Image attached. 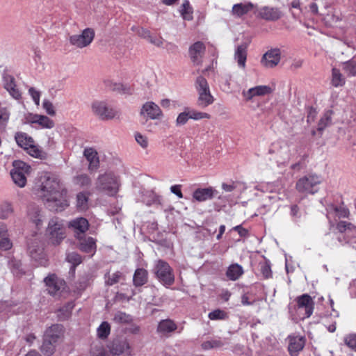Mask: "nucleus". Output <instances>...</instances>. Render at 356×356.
<instances>
[{
  "label": "nucleus",
  "instance_id": "obj_1",
  "mask_svg": "<svg viewBox=\"0 0 356 356\" xmlns=\"http://www.w3.org/2000/svg\"><path fill=\"white\" fill-rule=\"evenodd\" d=\"M35 191L37 195L51 211H62L69 206L67 191L55 177L44 176Z\"/></svg>",
  "mask_w": 356,
  "mask_h": 356
},
{
  "label": "nucleus",
  "instance_id": "obj_2",
  "mask_svg": "<svg viewBox=\"0 0 356 356\" xmlns=\"http://www.w3.org/2000/svg\"><path fill=\"white\" fill-rule=\"evenodd\" d=\"M66 237V228L63 220L58 217L49 219L44 232V238L48 244L59 245Z\"/></svg>",
  "mask_w": 356,
  "mask_h": 356
},
{
  "label": "nucleus",
  "instance_id": "obj_3",
  "mask_svg": "<svg viewBox=\"0 0 356 356\" xmlns=\"http://www.w3.org/2000/svg\"><path fill=\"white\" fill-rule=\"evenodd\" d=\"M120 186V178L113 172H106L98 176L95 188L110 196L115 195Z\"/></svg>",
  "mask_w": 356,
  "mask_h": 356
},
{
  "label": "nucleus",
  "instance_id": "obj_4",
  "mask_svg": "<svg viewBox=\"0 0 356 356\" xmlns=\"http://www.w3.org/2000/svg\"><path fill=\"white\" fill-rule=\"evenodd\" d=\"M153 273L158 280L165 286L168 287L175 282L172 268L166 261L159 259L154 266Z\"/></svg>",
  "mask_w": 356,
  "mask_h": 356
},
{
  "label": "nucleus",
  "instance_id": "obj_5",
  "mask_svg": "<svg viewBox=\"0 0 356 356\" xmlns=\"http://www.w3.org/2000/svg\"><path fill=\"white\" fill-rule=\"evenodd\" d=\"M322 177L316 174H309L300 178L296 183V189L300 193L314 194L318 191Z\"/></svg>",
  "mask_w": 356,
  "mask_h": 356
},
{
  "label": "nucleus",
  "instance_id": "obj_6",
  "mask_svg": "<svg viewBox=\"0 0 356 356\" xmlns=\"http://www.w3.org/2000/svg\"><path fill=\"white\" fill-rule=\"evenodd\" d=\"M195 84L198 92L197 105L201 108H206L212 104L214 102V97L210 92L206 79L203 76H198Z\"/></svg>",
  "mask_w": 356,
  "mask_h": 356
},
{
  "label": "nucleus",
  "instance_id": "obj_7",
  "mask_svg": "<svg viewBox=\"0 0 356 356\" xmlns=\"http://www.w3.org/2000/svg\"><path fill=\"white\" fill-rule=\"evenodd\" d=\"M13 166V168L10 171L13 181L19 187H24L26 184V177L31 171V166L22 161H15Z\"/></svg>",
  "mask_w": 356,
  "mask_h": 356
},
{
  "label": "nucleus",
  "instance_id": "obj_8",
  "mask_svg": "<svg viewBox=\"0 0 356 356\" xmlns=\"http://www.w3.org/2000/svg\"><path fill=\"white\" fill-rule=\"evenodd\" d=\"M336 229L343 234L337 238L341 245L350 244L353 241L356 243V225L350 222L339 220L336 224Z\"/></svg>",
  "mask_w": 356,
  "mask_h": 356
},
{
  "label": "nucleus",
  "instance_id": "obj_9",
  "mask_svg": "<svg viewBox=\"0 0 356 356\" xmlns=\"http://www.w3.org/2000/svg\"><path fill=\"white\" fill-rule=\"evenodd\" d=\"M95 36V32L92 28H86L79 33L70 35L68 41L72 46L78 49H83L90 45Z\"/></svg>",
  "mask_w": 356,
  "mask_h": 356
},
{
  "label": "nucleus",
  "instance_id": "obj_10",
  "mask_svg": "<svg viewBox=\"0 0 356 356\" xmlns=\"http://www.w3.org/2000/svg\"><path fill=\"white\" fill-rule=\"evenodd\" d=\"M297 303V312L302 318L310 317L314 312V301L312 298L307 294H302L296 298Z\"/></svg>",
  "mask_w": 356,
  "mask_h": 356
},
{
  "label": "nucleus",
  "instance_id": "obj_11",
  "mask_svg": "<svg viewBox=\"0 0 356 356\" xmlns=\"http://www.w3.org/2000/svg\"><path fill=\"white\" fill-rule=\"evenodd\" d=\"M108 348L112 356H131L132 353V348L126 338L115 339L108 345Z\"/></svg>",
  "mask_w": 356,
  "mask_h": 356
},
{
  "label": "nucleus",
  "instance_id": "obj_12",
  "mask_svg": "<svg viewBox=\"0 0 356 356\" xmlns=\"http://www.w3.org/2000/svg\"><path fill=\"white\" fill-rule=\"evenodd\" d=\"M91 108L92 113L102 120H111L117 114L116 111L105 102H94Z\"/></svg>",
  "mask_w": 356,
  "mask_h": 356
},
{
  "label": "nucleus",
  "instance_id": "obj_13",
  "mask_svg": "<svg viewBox=\"0 0 356 356\" xmlns=\"http://www.w3.org/2000/svg\"><path fill=\"white\" fill-rule=\"evenodd\" d=\"M326 211L330 227H334L338 219L348 218L350 215L349 210L344 206L330 204L327 207Z\"/></svg>",
  "mask_w": 356,
  "mask_h": 356
},
{
  "label": "nucleus",
  "instance_id": "obj_14",
  "mask_svg": "<svg viewBox=\"0 0 356 356\" xmlns=\"http://www.w3.org/2000/svg\"><path fill=\"white\" fill-rule=\"evenodd\" d=\"M273 89L269 86H257L242 92V96L246 102L252 101L256 97H264L273 92Z\"/></svg>",
  "mask_w": 356,
  "mask_h": 356
},
{
  "label": "nucleus",
  "instance_id": "obj_15",
  "mask_svg": "<svg viewBox=\"0 0 356 356\" xmlns=\"http://www.w3.org/2000/svg\"><path fill=\"white\" fill-rule=\"evenodd\" d=\"M288 350L291 356H298L305 345V338L300 335H289L287 337Z\"/></svg>",
  "mask_w": 356,
  "mask_h": 356
},
{
  "label": "nucleus",
  "instance_id": "obj_16",
  "mask_svg": "<svg viewBox=\"0 0 356 356\" xmlns=\"http://www.w3.org/2000/svg\"><path fill=\"white\" fill-rule=\"evenodd\" d=\"M281 58L279 49H272L266 51L261 60V65L266 68H273L278 65Z\"/></svg>",
  "mask_w": 356,
  "mask_h": 356
},
{
  "label": "nucleus",
  "instance_id": "obj_17",
  "mask_svg": "<svg viewBox=\"0 0 356 356\" xmlns=\"http://www.w3.org/2000/svg\"><path fill=\"white\" fill-rule=\"evenodd\" d=\"M44 282L49 293L52 296L57 295L64 288L65 284L63 280L58 278L55 274L49 275L44 279Z\"/></svg>",
  "mask_w": 356,
  "mask_h": 356
},
{
  "label": "nucleus",
  "instance_id": "obj_18",
  "mask_svg": "<svg viewBox=\"0 0 356 356\" xmlns=\"http://www.w3.org/2000/svg\"><path fill=\"white\" fill-rule=\"evenodd\" d=\"M29 252L31 257L38 263L39 265L46 266L48 264L47 259L42 247L38 242H33L29 245Z\"/></svg>",
  "mask_w": 356,
  "mask_h": 356
},
{
  "label": "nucleus",
  "instance_id": "obj_19",
  "mask_svg": "<svg viewBox=\"0 0 356 356\" xmlns=\"http://www.w3.org/2000/svg\"><path fill=\"white\" fill-rule=\"evenodd\" d=\"M140 115L147 118L155 120L162 116V111L157 104L152 102H148L143 105Z\"/></svg>",
  "mask_w": 356,
  "mask_h": 356
},
{
  "label": "nucleus",
  "instance_id": "obj_20",
  "mask_svg": "<svg viewBox=\"0 0 356 356\" xmlns=\"http://www.w3.org/2000/svg\"><path fill=\"white\" fill-rule=\"evenodd\" d=\"M69 227L73 229L77 238H81L82 234L88 229L89 223L85 218H76L69 222Z\"/></svg>",
  "mask_w": 356,
  "mask_h": 356
},
{
  "label": "nucleus",
  "instance_id": "obj_21",
  "mask_svg": "<svg viewBox=\"0 0 356 356\" xmlns=\"http://www.w3.org/2000/svg\"><path fill=\"white\" fill-rule=\"evenodd\" d=\"M204 51L205 46L202 42H195L189 48V56L195 65H200L201 63Z\"/></svg>",
  "mask_w": 356,
  "mask_h": 356
},
{
  "label": "nucleus",
  "instance_id": "obj_22",
  "mask_svg": "<svg viewBox=\"0 0 356 356\" xmlns=\"http://www.w3.org/2000/svg\"><path fill=\"white\" fill-rule=\"evenodd\" d=\"M83 156L88 161V170L96 171L99 167V159L97 152L92 147H87L83 151Z\"/></svg>",
  "mask_w": 356,
  "mask_h": 356
},
{
  "label": "nucleus",
  "instance_id": "obj_23",
  "mask_svg": "<svg viewBox=\"0 0 356 356\" xmlns=\"http://www.w3.org/2000/svg\"><path fill=\"white\" fill-rule=\"evenodd\" d=\"M218 191L213 187L210 186L204 188H197L193 193V198L197 202H204L211 200Z\"/></svg>",
  "mask_w": 356,
  "mask_h": 356
},
{
  "label": "nucleus",
  "instance_id": "obj_24",
  "mask_svg": "<svg viewBox=\"0 0 356 356\" xmlns=\"http://www.w3.org/2000/svg\"><path fill=\"white\" fill-rule=\"evenodd\" d=\"M28 217L29 220L33 223L37 228H40L42 226L44 215L37 206H31L28 211Z\"/></svg>",
  "mask_w": 356,
  "mask_h": 356
},
{
  "label": "nucleus",
  "instance_id": "obj_25",
  "mask_svg": "<svg viewBox=\"0 0 356 356\" xmlns=\"http://www.w3.org/2000/svg\"><path fill=\"white\" fill-rule=\"evenodd\" d=\"M259 15L268 21H275L282 17V12L277 8L264 6L259 10Z\"/></svg>",
  "mask_w": 356,
  "mask_h": 356
},
{
  "label": "nucleus",
  "instance_id": "obj_26",
  "mask_svg": "<svg viewBox=\"0 0 356 356\" xmlns=\"http://www.w3.org/2000/svg\"><path fill=\"white\" fill-rule=\"evenodd\" d=\"M248 44L243 43L236 47L234 52V60L236 61L238 67L245 69L246 67Z\"/></svg>",
  "mask_w": 356,
  "mask_h": 356
},
{
  "label": "nucleus",
  "instance_id": "obj_27",
  "mask_svg": "<svg viewBox=\"0 0 356 356\" xmlns=\"http://www.w3.org/2000/svg\"><path fill=\"white\" fill-rule=\"evenodd\" d=\"M177 328V324L171 319L161 320L157 326V332L162 336H169Z\"/></svg>",
  "mask_w": 356,
  "mask_h": 356
},
{
  "label": "nucleus",
  "instance_id": "obj_28",
  "mask_svg": "<svg viewBox=\"0 0 356 356\" xmlns=\"http://www.w3.org/2000/svg\"><path fill=\"white\" fill-rule=\"evenodd\" d=\"M228 343L229 341L226 338H212L209 340L204 341L201 344V347L204 350H209L211 349H220Z\"/></svg>",
  "mask_w": 356,
  "mask_h": 356
},
{
  "label": "nucleus",
  "instance_id": "obj_29",
  "mask_svg": "<svg viewBox=\"0 0 356 356\" xmlns=\"http://www.w3.org/2000/svg\"><path fill=\"white\" fill-rule=\"evenodd\" d=\"M62 334L63 327L60 325H53L46 330L44 339L56 343Z\"/></svg>",
  "mask_w": 356,
  "mask_h": 356
},
{
  "label": "nucleus",
  "instance_id": "obj_30",
  "mask_svg": "<svg viewBox=\"0 0 356 356\" xmlns=\"http://www.w3.org/2000/svg\"><path fill=\"white\" fill-rule=\"evenodd\" d=\"M15 139L17 144L24 149L30 147L34 143L33 139L24 132H17L15 135Z\"/></svg>",
  "mask_w": 356,
  "mask_h": 356
},
{
  "label": "nucleus",
  "instance_id": "obj_31",
  "mask_svg": "<svg viewBox=\"0 0 356 356\" xmlns=\"http://www.w3.org/2000/svg\"><path fill=\"white\" fill-rule=\"evenodd\" d=\"M80 239L79 248L80 250L83 252L87 253H94L96 250V241L92 237H88L86 238Z\"/></svg>",
  "mask_w": 356,
  "mask_h": 356
},
{
  "label": "nucleus",
  "instance_id": "obj_32",
  "mask_svg": "<svg viewBox=\"0 0 356 356\" xmlns=\"http://www.w3.org/2000/svg\"><path fill=\"white\" fill-rule=\"evenodd\" d=\"M244 271L243 267L238 264H233L230 265L226 272V275L229 280L235 281L237 280L243 274Z\"/></svg>",
  "mask_w": 356,
  "mask_h": 356
},
{
  "label": "nucleus",
  "instance_id": "obj_33",
  "mask_svg": "<svg viewBox=\"0 0 356 356\" xmlns=\"http://www.w3.org/2000/svg\"><path fill=\"white\" fill-rule=\"evenodd\" d=\"M147 271L143 268H138L136 270L133 282L136 286L144 285L147 282Z\"/></svg>",
  "mask_w": 356,
  "mask_h": 356
},
{
  "label": "nucleus",
  "instance_id": "obj_34",
  "mask_svg": "<svg viewBox=\"0 0 356 356\" xmlns=\"http://www.w3.org/2000/svg\"><path fill=\"white\" fill-rule=\"evenodd\" d=\"M253 8V4L252 3H236L232 7V13L237 17H241L243 15L247 14Z\"/></svg>",
  "mask_w": 356,
  "mask_h": 356
},
{
  "label": "nucleus",
  "instance_id": "obj_35",
  "mask_svg": "<svg viewBox=\"0 0 356 356\" xmlns=\"http://www.w3.org/2000/svg\"><path fill=\"white\" fill-rule=\"evenodd\" d=\"M12 247V243L7 234V229L3 225H0V249L8 250Z\"/></svg>",
  "mask_w": 356,
  "mask_h": 356
},
{
  "label": "nucleus",
  "instance_id": "obj_36",
  "mask_svg": "<svg viewBox=\"0 0 356 356\" xmlns=\"http://www.w3.org/2000/svg\"><path fill=\"white\" fill-rule=\"evenodd\" d=\"M346 83L344 76L341 73L340 70L337 68H333L332 70V79L331 84L335 87L343 86Z\"/></svg>",
  "mask_w": 356,
  "mask_h": 356
},
{
  "label": "nucleus",
  "instance_id": "obj_37",
  "mask_svg": "<svg viewBox=\"0 0 356 356\" xmlns=\"http://www.w3.org/2000/svg\"><path fill=\"white\" fill-rule=\"evenodd\" d=\"M342 70L348 76H356V60H350L342 63Z\"/></svg>",
  "mask_w": 356,
  "mask_h": 356
},
{
  "label": "nucleus",
  "instance_id": "obj_38",
  "mask_svg": "<svg viewBox=\"0 0 356 356\" xmlns=\"http://www.w3.org/2000/svg\"><path fill=\"white\" fill-rule=\"evenodd\" d=\"M180 13L184 19L191 20L193 19V8L188 0L183 2Z\"/></svg>",
  "mask_w": 356,
  "mask_h": 356
},
{
  "label": "nucleus",
  "instance_id": "obj_39",
  "mask_svg": "<svg viewBox=\"0 0 356 356\" xmlns=\"http://www.w3.org/2000/svg\"><path fill=\"white\" fill-rule=\"evenodd\" d=\"M13 213L12 204L5 202L0 204V218L6 219Z\"/></svg>",
  "mask_w": 356,
  "mask_h": 356
},
{
  "label": "nucleus",
  "instance_id": "obj_40",
  "mask_svg": "<svg viewBox=\"0 0 356 356\" xmlns=\"http://www.w3.org/2000/svg\"><path fill=\"white\" fill-rule=\"evenodd\" d=\"M36 124L43 129H52L55 125L54 120L42 115H38Z\"/></svg>",
  "mask_w": 356,
  "mask_h": 356
},
{
  "label": "nucleus",
  "instance_id": "obj_41",
  "mask_svg": "<svg viewBox=\"0 0 356 356\" xmlns=\"http://www.w3.org/2000/svg\"><path fill=\"white\" fill-rule=\"evenodd\" d=\"M74 183L81 187L88 186L91 184V179L86 174H81L74 178Z\"/></svg>",
  "mask_w": 356,
  "mask_h": 356
},
{
  "label": "nucleus",
  "instance_id": "obj_42",
  "mask_svg": "<svg viewBox=\"0 0 356 356\" xmlns=\"http://www.w3.org/2000/svg\"><path fill=\"white\" fill-rule=\"evenodd\" d=\"M10 118V112L5 107H0V129L4 130Z\"/></svg>",
  "mask_w": 356,
  "mask_h": 356
},
{
  "label": "nucleus",
  "instance_id": "obj_43",
  "mask_svg": "<svg viewBox=\"0 0 356 356\" xmlns=\"http://www.w3.org/2000/svg\"><path fill=\"white\" fill-rule=\"evenodd\" d=\"M55 343H54V342H52V341H48V340H46L44 339V341H43V343L41 347V350H42V353L46 356L51 355L54 352V349H55L54 344Z\"/></svg>",
  "mask_w": 356,
  "mask_h": 356
},
{
  "label": "nucleus",
  "instance_id": "obj_44",
  "mask_svg": "<svg viewBox=\"0 0 356 356\" xmlns=\"http://www.w3.org/2000/svg\"><path fill=\"white\" fill-rule=\"evenodd\" d=\"M110 331V325L104 321L97 328V336L101 339H106L109 335Z\"/></svg>",
  "mask_w": 356,
  "mask_h": 356
},
{
  "label": "nucleus",
  "instance_id": "obj_45",
  "mask_svg": "<svg viewBox=\"0 0 356 356\" xmlns=\"http://www.w3.org/2000/svg\"><path fill=\"white\" fill-rule=\"evenodd\" d=\"M74 307V304L72 302H69L65 305L63 308L58 311V316L60 320L67 319L71 314V312Z\"/></svg>",
  "mask_w": 356,
  "mask_h": 356
},
{
  "label": "nucleus",
  "instance_id": "obj_46",
  "mask_svg": "<svg viewBox=\"0 0 356 356\" xmlns=\"http://www.w3.org/2000/svg\"><path fill=\"white\" fill-rule=\"evenodd\" d=\"M260 272L265 279H268L272 276L271 268L269 262L265 261L259 263Z\"/></svg>",
  "mask_w": 356,
  "mask_h": 356
},
{
  "label": "nucleus",
  "instance_id": "obj_47",
  "mask_svg": "<svg viewBox=\"0 0 356 356\" xmlns=\"http://www.w3.org/2000/svg\"><path fill=\"white\" fill-rule=\"evenodd\" d=\"M28 153L33 157L42 159L44 156V152L35 143L31 145L30 147L27 148Z\"/></svg>",
  "mask_w": 356,
  "mask_h": 356
},
{
  "label": "nucleus",
  "instance_id": "obj_48",
  "mask_svg": "<svg viewBox=\"0 0 356 356\" xmlns=\"http://www.w3.org/2000/svg\"><path fill=\"white\" fill-rule=\"evenodd\" d=\"M344 343L350 349L356 351V334H349L343 338Z\"/></svg>",
  "mask_w": 356,
  "mask_h": 356
},
{
  "label": "nucleus",
  "instance_id": "obj_49",
  "mask_svg": "<svg viewBox=\"0 0 356 356\" xmlns=\"http://www.w3.org/2000/svg\"><path fill=\"white\" fill-rule=\"evenodd\" d=\"M188 113H189L190 119H193L195 120H199L204 119V118H206V119L211 118V115L209 113H204V112L197 111L195 110L188 111Z\"/></svg>",
  "mask_w": 356,
  "mask_h": 356
},
{
  "label": "nucleus",
  "instance_id": "obj_50",
  "mask_svg": "<svg viewBox=\"0 0 356 356\" xmlns=\"http://www.w3.org/2000/svg\"><path fill=\"white\" fill-rule=\"evenodd\" d=\"M211 320H224L227 318V313L221 309H216L209 314Z\"/></svg>",
  "mask_w": 356,
  "mask_h": 356
},
{
  "label": "nucleus",
  "instance_id": "obj_51",
  "mask_svg": "<svg viewBox=\"0 0 356 356\" xmlns=\"http://www.w3.org/2000/svg\"><path fill=\"white\" fill-rule=\"evenodd\" d=\"M120 277L121 273L120 272H115L112 275L107 274L105 276V282L107 285H113L114 284L119 282Z\"/></svg>",
  "mask_w": 356,
  "mask_h": 356
},
{
  "label": "nucleus",
  "instance_id": "obj_52",
  "mask_svg": "<svg viewBox=\"0 0 356 356\" xmlns=\"http://www.w3.org/2000/svg\"><path fill=\"white\" fill-rule=\"evenodd\" d=\"M66 259L68 262L73 264V268H74L76 266L79 265L82 261L81 257L76 252H71L67 254Z\"/></svg>",
  "mask_w": 356,
  "mask_h": 356
},
{
  "label": "nucleus",
  "instance_id": "obj_53",
  "mask_svg": "<svg viewBox=\"0 0 356 356\" xmlns=\"http://www.w3.org/2000/svg\"><path fill=\"white\" fill-rule=\"evenodd\" d=\"M135 139L137 143L143 148L145 149L148 147L149 142L148 138L146 136L141 134L140 133L135 134Z\"/></svg>",
  "mask_w": 356,
  "mask_h": 356
},
{
  "label": "nucleus",
  "instance_id": "obj_54",
  "mask_svg": "<svg viewBox=\"0 0 356 356\" xmlns=\"http://www.w3.org/2000/svg\"><path fill=\"white\" fill-rule=\"evenodd\" d=\"M77 207L81 209H85L87 207L88 197L83 193H79L77 196Z\"/></svg>",
  "mask_w": 356,
  "mask_h": 356
},
{
  "label": "nucleus",
  "instance_id": "obj_55",
  "mask_svg": "<svg viewBox=\"0 0 356 356\" xmlns=\"http://www.w3.org/2000/svg\"><path fill=\"white\" fill-rule=\"evenodd\" d=\"M38 114H33L28 113L24 114L23 119L22 120L23 124H36Z\"/></svg>",
  "mask_w": 356,
  "mask_h": 356
},
{
  "label": "nucleus",
  "instance_id": "obj_56",
  "mask_svg": "<svg viewBox=\"0 0 356 356\" xmlns=\"http://www.w3.org/2000/svg\"><path fill=\"white\" fill-rule=\"evenodd\" d=\"M190 119L188 111H184L179 114L176 120V124L178 126L185 124Z\"/></svg>",
  "mask_w": 356,
  "mask_h": 356
},
{
  "label": "nucleus",
  "instance_id": "obj_57",
  "mask_svg": "<svg viewBox=\"0 0 356 356\" xmlns=\"http://www.w3.org/2000/svg\"><path fill=\"white\" fill-rule=\"evenodd\" d=\"M42 106L43 108L46 111L47 114L51 116L55 115L56 112L54 110V106L51 102L48 100H44Z\"/></svg>",
  "mask_w": 356,
  "mask_h": 356
},
{
  "label": "nucleus",
  "instance_id": "obj_58",
  "mask_svg": "<svg viewBox=\"0 0 356 356\" xmlns=\"http://www.w3.org/2000/svg\"><path fill=\"white\" fill-rule=\"evenodd\" d=\"M29 93L31 96L33 100L36 105L40 104V92L31 87L29 90Z\"/></svg>",
  "mask_w": 356,
  "mask_h": 356
},
{
  "label": "nucleus",
  "instance_id": "obj_59",
  "mask_svg": "<svg viewBox=\"0 0 356 356\" xmlns=\"http://www.w3.org/2000/svg\"><path fill=\"white\" fill-rule=\"evenodd\" d=\"M15 79L10 75L4 77V88L6 90L11 89V87L15 86Z\"/></svg>",
  "mask_w": 356,
  "mask_h": 356
},
{
  "label": "nucleus",
  "instance_id": "obj_60",
  "mask_svg": "<svg viewBox=\"0 0 356 356\" xmlns=\"http://www.w3.org/2000/svg\"><path fill=\"white\" fill-rule=\"evenodd\" d=\"M129 316L123 312H118L115 314L114 319L118 322H126L128 321Z\"/></svg>",
  "mask_w": 356,
  "mask_h": 356
},
{
  "label": "nucleus",
  "instance_id": "obj_61",
  "mask_svg": "<svg viewBox=\"0 0 356 356\" xmlns=\"http://www.w3.org/2000/svg\"><path fill=\"white\" fill-rule=\"evenodd\" d=\"M10 95L15 99H18L21 97V93L19 90L16 88V86L11 87V89L6 90Z\"/></svg>",
  "mask_w": 356,
  "mask_h": 356
},
{
  "label": "nucleus",
  "instance_id": "obj_62",
  "mask_svg": "<svg viewBox=\"0 0 356 356\" xmlns=\"http://www.w3.org/2000/svg\"><path fill=\"white\" fill-rule=\"evenodd\" d=\"M328 121L329 118L327 117L321 118L318 124V130L322 131L327 126Z\"/></svg>",
  "mask_w": 356,
  "mask_h": 356
},
{
  "label": "nucleus",
  "instance_id": "obj_63",
  "mask_svg": "<svg viewBox=\"0 0 356 356\" xmlns=\"http://www.w3.org/2000/svg\"><path fill=\"white\" fill-rule=\"evenodd\" d=\"M148 40L152 44L157 47H161L163 44V39L160 37H153L151 35V38H149Z\"/></svg>",
  "mask_w": 356,
  "mask_h": 356
},
{
  "label": "nucleus",
  "instance_id": "obj_64",
  "mask_svg": "<svg viewBox=\"0 0 356 356\" xmlns=\"http://www.w3.org/2000/svg\"><path fill=\"white\" fill-rule=\"evenodd\" d=\"M170 191L172 193L177 195L179 198L183 197V194L181 191V186L180 185H175L171 186Z\"/></svg>",
  "mask_w": 356,
  "mask_h": 356
}]
</instances>
